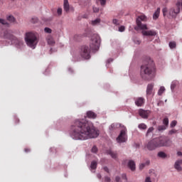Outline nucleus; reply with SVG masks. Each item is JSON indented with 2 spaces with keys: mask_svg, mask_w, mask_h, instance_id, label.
<instances>
[{
  "mask_svg": "<svg viewBox=\"0 0 182 182\" xmlns=\"http://www.w3.org/2000/svg\"><path fill=\"white\" fill-rule=\"evenodd\" d=\"M100 132L92 122L86 119H77L70 126L69 135L73 140H89L97 139Z\"/></svg>",
  "mask_w": 182,
  "mask_h": 182,
  "instance_id": "obj_1",
  "label": "nucleus"
},
{
  "mask_svg": "<svg viewBox=\"0 0 182 182\" xmlns=\"http://www.w3.org/2000/svg\"><path fill=\"white\" fill-rule=\"evenodd\" d=\"M140 75L143 80H153L156 77V64L150 57H146L144 60V63L141 66Z\"/></svg>",
  "mask_w": 182,
  "mask_h": 182,
  "instance_id": "obj_2",
  "label": "nucleus"
},
{
  "mask_svg": "<svg viewBox=\"0 0 182 182\" xmlns=\"http://www.w3.org/2000/svg\"><path fill=\"white\" fill-rule=\"evenodd\" d=\"M4 39H7L10 41L9 42V45H14L17 49H23V41L21 39H18L15 37L12 33H11L10 31H5L3 36Z\"/></svg>",
  "mask_w": 182,
  "mask_h": 182,
  "instance_id": "obj_3",
  "label": "nucleus"
},
{
  "mask_svg": "<svg viewBox=\"0 0 182 182\" xmlns=\"http://www.w3.org/2000/svg\"><path fill=\"white\" fill-rule=\"evenodd\" d=\"M25 41L28 48L35 49L39 42V40H38L36 34L33 32H28L26 33Z\"/></svg>",
  "mask_w": 182,
  "mask_h": 182,
  "instance_id": "obj_4",
  "label": "nucleus"
},
{
  "mask_svg": "<svg viewBox=\"0 0 182 182\" xmlns=\"http://www.w3.org/2000/svg\"><path fill=\"white\" fill-rule=\"evenodd\" d=\"M102 40L100 39V36L99 34H93L91 36V39L90 41V48L92 52H96V50H99L100 48V43Z\"/></svg>",
  "mask_w": 182,
  "mask_h": 182,
  "instance_id": "obj_5",
  "label": "nucleus"
},
{
  "mask_svg": "<svg viewBox=\"0 0 182 182\" xmlns=\"http://www.w3.org/2000/svg\"><path fill=\"white\" fill-rule=\"evenodd\" d=\"M158 147H170L171 146V140L166 136H161L155 138Z\"/></svg>",
  "mask_w": 182,
  "mask_h": 182,
  "instance_id": "obj_6",
  "label": "nucleus"
},
{
  "mask_svg": "<svg viewBox=\"0 0 182 182\" xmlns=\"http://www.w3.org/2000/svg\"><path fill=\"white\" fill-rule=\"evenodd\" d=\"M146 21H147V16L144 15H141L138 16L136 20L137 27L134 28L135 31H139V29H141V31H144V29L146 30L147 25L141 23V21L146 22Z\"/></svg>",
  "mask_w": 182,
  "mask_h": 182,
  "instance_id": "obj_7",
  "label": "nucleus"
},
{
  "mask_svg": "<svg viewBox=\"0 0 182 182\" xmlns=\"http://www.w3.org/2000/svg\"><path fill=\"white\" fill-rule=\"evenodd\" d=\"M116 140L119 144L127 141V129L124 126H122V129L120 131V133Z\"/></svg>",
  "mask_w": 182,
  "mask_h": 182,
  "instance_id": "obj_8",
  "label": "nucleus"
},
{
  "mask_svg": "<svg viewBox=\"0 0 182 182\" xmlns=\"http://www.w3.org/2000/svg\"><path fill=\"white\" fill-rule=\"evenodd\" d=\"M181 9V4L180 1L176 3V6L174 8H171L168 10V18H176L178 14H180V11Z\"/></svg>",
  "mask_w": 182,
  "mask_h": 182,
  "instance_id": "obj_9",
  "label": "nucleus"
},
{
  "mask_svg": "<svg viewBox=\"0 0 182 182\" xmlns=\"http://www.w3.org/2000/svg\"><path fill=\"white\" fill-rule=\"evenodd\" d=\"M80 55L83 59H90V48L87 46H82L80 48Z\"/></svg>",
  "mask_w": 182,
  "mask_h": 182,
  "instance_id": "obj_10",
  "label": "nucleus"
},
{
  "mask_svg": "<svg viewBox=\"0 0 182 182\" xmlns=\"http://www.w3.org/2000/svg\"><path fill=\"white\" fill-rule=\"evenodd\" d=\"M146 147L149 151H153V150H156V149H159V145H157V141H156V138L149 141L147 143Z\"/></svg>",
  "mask_w": 182,
  "mask_h": 182,
  "instance_id": "obj_11",
  "label": "nucleus"
},
{
  "mask_svg": "<svg viewBox=\"0 0 182 182\" xmlns=\"http://www.w3.org/2000/svg\"><path fill=\"white\" fill-rule=\"evenodd\" d=\"M150 113H151L150 110H144L143 109H140L139 110V116H141L142 119H149V116H150Z\"/></svg>",
  "mask_w": 182,
  "mask_h": 182,
  "instance_id": "obj_12",
  "label": "nucleus"
},
{
  "mask_svg": "<svg viewBox=\"0 0 182 182\" xmlns=\"http://www.w3.org/2000/svg\"><path fill=\"white\" fill-rule=\"evenodd\" d=\"M123 124H120V123H112L109 127V130L110 132V133H113V132H114V130H117V129H119V127H121L122 129H123Z\"/></svg>",
  "mask_w": 182,
  "mask_h": 182,
  "instance_id": "obj_13",
  "label": "nucleus"
},
{
  "mask_svg": "<svg viewBox=\"0 0 182 182\" xmlns=\"http://www.w3.org/2000/svg\"><path fill=\"white\" fill-rule=\"evenodd\" d=\"M144 102H145V100H144V97H143L134 98V103L136 106H137V107H141V106L144 105Z\"/></svg>",
  "mask_w": 182,
  "mask_h": 182,
  "instance_id": "obj_14",
  "label": "nucleus"
},
{
  "mask_svg": "<svg viewBox=\"0 0 182 182\" xmlns=\"http://www.w3.org/2000/svg\"><path fill=\"white\" fill-rule=\"evenodd\" d=\"M141 33L144 36H156L157 31L154 30L142 31Z\"/></svg>",
  "mask_w": 182,
  "mask_h": 182,
  "instance_id": "obj_15",
  "label": "nucleus"
},
{
  "mask_svg": "<svg viewBox=\"0 0 182 182\" xmlns=\"http://www.w3.org/2000/svg\"><path fill=\"white\" fill-rule=\"evenodd\" d=\"M182 159L177 160L174 164V168L177 170V171H182Z\"/></svg>",
  "mask_w": 182,
  "mask_h": 182,
  "instance_id": "obj_16",
  "label": "nucleus"
},
{
  "mask_svg": "<svg viewBox=\"0 0 182 182\" xmlns=\"http://www.w3.org/2000/svg\"><path fill=\"white\" fill-rule=\"evenodd\" d=\"M128 167L131 171H136V162L133 160H129L127 164Z\"/></svg>",
  "mask_w": 182,
  "mask_h": 182,
  "instance_id": "obj_17",
  "label": "nucleus"
},
{
  "mask_svg": "<svg viewBox=\"0 0 182 182\" xmlns=\"http://www.w3.org/2000/svg\"><path fill=\"white\" fill-rule=\"evenodd\" d=\"M86 117H87L88 119H96V117H97V114H96L93 111H87L86 112Z\"/></svg>",
  "mask_w": 182,
  "mask_h": 182,
  "instance_id": "obj_18",
  "label": "nucleus"
},
{
  "mask_svg": "<svg viewBox=\"0 0 182 182\" xmlns=\"http://www.w3.org/2000/svg\"><path fill=\"white\" fill-rule=\"evenodd\" d=\"M154 84H148L146 87V96H150L153 93Z\"/></svg>",
  "mask_w": 182,
  "mask_h": 182,
  "instance_id": "obj_19",
  "label": "nucleus"
},
{
  "mask_svg": "<svg viewBox=\"0 0 182 182\" xmlns=\"http://www.w3.org/2000/svg\"><path fill=\"white\" fill-rule=\"evenodd\" d=\"M107 154L110 156L112 157V159H114V160H116V159H117V152H114V151H112V149L107 150Z\"/></svg>",
  "mask_w": 182,
  "mask_h": 182,
  "instance_id": "obj_20",
  "label": "nucleus"
},
{
  "mask_svg": "<svg viewBox=\"0 0 182 182\" xmlns=\"http://www.w3.org/2000/svg\"><path fill=\"white\" fill-rule=\"evenodd\" d=\"M159 16H160V7H158L156 11L153 14L154 21H157Z\"/></svg>",
  "mask_w": 182,
  "mask_h": 182,
  "instance_id": "obj_21",
  "label": "nucleus"
},
{
  "mask_svg": "<svg viewBox=\"0 0 182 182\" xmlns=\"http://www.w3.org/2000/svg\"><path fill=\"white\" fill-rule=\"evenodd\" d=\"M63 9L65 12H69L70 9V6H69V1L68 0H64Z\"/></svg>",
  "mask_w": 182,
  "mask_h": 182,
  "instance_id": "obj_22",
  "label": "nucleus"
},
{
  "mask_svg": "<svg viewBox=\"0 0 182 182\" xmlns=\"http://www.w3.org/2000/svg\"><path fill=\"white\" fill-rule=\"evenodd\" d=\"M47 42L50 46H53V45H55V39H53V37L52 36L47 38Z\"/></svg>",
  "mask_w": 182,
  "mask_h": 182,
  "instance_id": "obj_23",
  "label": "nucleus"
},
{
  "mask_svg": "<svg viewBox=\"0 0 182 182\" xmlns=\"http://www.w3.org/2000/svg\"><path fill=\"white\" fill-rule=\"evenodd\" d=\"M7 21H9V22H11V23H15V22H16V18H15V17L12 15L8 16L6 17Z\"/></svg>",
  "mask_w": 182,
  "mask_h": 182,
  "instance_id": "obj_24",
  "label": "nucleus"
},
{
  "mask_svg": "<svg viewBox=\"0 0 182 182\" xmlns=\"http://www.w3.org/2000/svg\"><path fill=\"white\" fill-rule=\"evenodd\" d=\"M91 170H96L97 168V161H92L90 164Z\"/></svg>",
  "mask_w": 182,
  "mask_h": 182,
  "instance_id": "obj_25",
  "label": "nucleus"
},
{
  "mask_svg": "<svg viewBox=\"0 0 182 182\" xmlns=\"http://www.w3.org/2000/svg\"><path fill=\"white\" fill-rule=\"evenodd\" d=\"M153 132H154V127H149L146 133V136L149 137V136H150V134H153Z\"/></svg>",
  "mask_w": 182,
  "mask_h": 182,
  "instance_id": "obj_26",
  "label": "nucleus"
},
{
  "mask_svg": "<svg viewBox=\"0 0 182 182\" xmlns=\"http://www.w3.org/2000/svg\"><path fill=\"white\" fill-rule=\"evenodd\" d=\"M158 157L160 159H166L167 157V154L164 153V151H159L157 154Z\"/></svg>",
  "mask_w": 182,
  "mask_h": 182,
  "instance_id": "obj_27",
  "label": "nucleus"
},
{
  "mask_svg": "<svg viewBox=\"0 0 182 182\" xmlns=\"http://www.w3.org/2000/svg\"><path fill=\"white\" fill-rule=\"evenodd\" d=\"M168 46L170 49H176L177 44L176 43V41H170L168 43Z\"/></svg>",
  "mask_w": 182,
  "mask_h": 182,
  "instance_id": "obj_28",
  "label": "nucleus"
},
{
  "mask_svg": "<svg viewBox=\"0 0 182 182\" xmlns=\"http://www.w3.org/2000/svg\"><path fill=\"white\" fill-rule=\"evenodd\" d=\"M138 129L140 130H146V129H147V125H146L144 123L139 124L138 125Z\"/></svg>",
  "mask_w": 182,
  "mask_h": 182,
  "instance_id": "obj_29",
  "label": "nucleus"
},
{
  "mask_svg": "<svg viewBox=\"0 0 182 182\" xmlns=\"http://www.w3.org/2000/svg\"><path fill=\"white\" fill-rule=\"evenodd\" d=\"M166 91V88L164 87H161L158 91V95L161 96L163 93Z\"/></svg>",
  "mask_w": 182,
  "mask_h": 182,
  "instance_id": "obj_30",
  "label": "nucleus"
},
{
  "mask_svg": "<svg viewBox=\"0 0 182 182\" xmlns=\"http://www.w3.org/2000/svg\"><path fill=\"white\" fill-rule=\"evenodd\" d=\"M100 21H101L100 18H96L95 20L92 21L91 23H92V25H93V26H95L99 24Z\"/></svg>",
  "mask_w": 182,
  "mask_h": 182,
  "instance_id": "obj_31",
  "label": "nucleus"
},
{
  "mask_svg": "<svg viewBox=\"0 0 182 182\" xmlns=\"http://www.w3.org/2000/svg\"><path fill=\"white\" fill-rule=\"evenodd\" d=\"M0 23H1V25H5L6 26H9V23H8V21H6V20L3 19V18H0Z\"/></svg>",
  "mask_w": 182,
  "mask_h": 182,
  "instance_id": "obj_32",
  "label": "nucleus"
},
{
  "mask_svg": "<svg viewBox=\"0 0 182 182\" xmlns=\"http://www.w3.org/2000/svg\"><path fill=\"white\" fill-rule=\"evenodd\" d=\"M63 12V10L62 9V8H60V7L58 8L57 9V15H58V16H62Z\"/></svg>",
  "mask_w": 182,
  "mask_h": 182,
  "instance_id": "obj_33",
  "label": "nucleus"
},
{
  "mask_svg": "<svg viewBox=\"0 0 182 182\" xmlns=\"http://www.w3.org/2000/svg\"><path fill=\"white\" fill-rule=\"evenodd\" d=\"M97 151H98L97 146H96V145H94L91 149V152L96 154V153H97Z\"/></svg>",
  "mask_w": 182,
  "mask_h": 182,
  "instance_id": "obj_34",
  "label": "nucleus"
},
{
  "mask_svg": "<svg viewBox=\"0 0 182 182\" xmlns=\"http://www.w3.org/2000/svg\"><path fill=\"white\" fill-rule=\"evenodd\" d=\"M166 127L164 125H161L158 127V131L159 132H164L166 130Z\"/></svg>",
  "mask_w": 182,
  "mask_h": 182,
  "instance_id": "obj_35",
  "label": "nucleus"
},
{
  "mask_svg": "<svg viewBox=\"0 0 182 182\" xmlns=\"http://www.w3.org/2000/svg\"><path fill=\"white\" fill-rule=\"evenodd\" d=\"M176 86H177L176 81H173L171 84V90H174V89H176Z\"/></svg>",
  "mask_w": 182,
  "mask_h": 182,
  "instance_id": "obj_36",
  "label": "nucleus"
},
{
  "mask_svg": "<svg viewBox=\"0 0 182 182\" xmlns=\"http://www.w3.org/2000/svg\"><path fill=\"white\" fill-rule=\"evenodd\" d=\"M163 124H164V126H168V117H165L163 119Z\"/></svg>",
  "mask_w": 182,
  "mask_h": 182,
  "instance_id": "obj_37",
  "label": "nucleus"
},
{
  "mask_svg": "<svg viewBox=\"0 0 182 182\" xmlns=\"http://www.w3.org/2000/svg\"><path fill=\"white\" fill-rule=\"evenodd\" d=\"M176 126H177V121H176V120L172 121V122H171V124H170V127H171V128L176 127Z\"/></svg>",
  "mask_w": 182,
  "mask_h": 182,
  "instance_id": "obj_38",
  "label": "nucleus"
},
{
  "mask_svg": "<svg viewBox=\"0 0 182 182\" xmlns=\"http://www.w3.org/2000/svg\"><path fill=\"white\" fill-rule=\"evenodd\" d=\"M38 17H33L31 20V23H38Z\"/></svg>",
  "mask_w": 182,
  "mask_h": 182,
  "instance_id": "obj_39",
  "label": "nucleus"
},
{
  "mask_svg": "<svg viewBox=\"0 0 182 182\" xmlns=\"http://www.w3.org/2000/svg\"><path fill=\"white\" fill-rule=\"evenodd\" d=\"M118 31L119 32H124V31H126V27H124V26H120Z\"/></svg>",
  "mask_w": 182,
  "mask_h": 182,
  "instance_id": "obj_40",
  "label": "nucleus"
},
{
  "mask_svg": "<svg viewBox=\"0 0 182 182\" xmlns=\"http://www.w3.org/2000/svg\"><path fill=\"white\" fill-rule=\"evenodd\" d=\"M168 9H167V7H164L163 9H162V13H163V15L164 16H166L167 15V12H168Z\"/></svg>",
  "mask_w": 182,
  "mask_h": 182,
  "instance_id": "obj_41",
  "label": "nucleus"
},
{
  "mask_svg": "<svg viewBox=\"0 0 182 182\" xmlns=\"http://www.w3.org/2000/svg\"><path fill=\"white\" fill-rule=\"evenodd\" d=\"M44 31L46 32V33H52V29H50L48 27H46L44 28Z\"/></svg>",
  "mask_w": 182,
  "mask_h": 182,
  "instance_id": "obj_42",
  "label": "nucleus"
},
{
  "mask_svg": "<svg viewBox=\"0 0 182 182\" xmlns=\"http://www.w3.org/2000/svg\"><path fill=\"white\" fill-rule=\"evenodd\" d=\"M112 62H113V58H109L107 60V64H106L107 68H109V65H110V63H112Z\"/></svg>",
  "mask_w": 182,
  "mask_h": 182,
  "instance_id": "obj_43",
  "label": "nucleus"
},
{
  "mask_svg": "<svg viewBox=\"0 0 182 182\" xmlns=\"http://www.w3.org/2000/svg\"><path fill=\"white\" fill-rule=\"evenodd\" d=\"M92 11L95 14H97V12L100 11L99 7H92Z\"/></svg>",
  "mask_w": 182,
  "mask_h": 182,
  "instance_id": "obj_44",
  "label": "nucleus"
},
{
  "mask_svg": "<svg viewBox=\"0 0 182 182\" xmlns=\"http://www.w3.org/2000/svg\"><path fill=\"white\" fill-rule=\"evenodd\" d=\"M100 2L101 6H105L106 5V0H99Z\"/></svg>",
  "mask_w": 182,
  "mask_h": 182,
  "instance_id": "obj_45",
  "label": "nucleus"
},
{
  "mask_svg": "<svg viewBox=\"0 0 182 182\" xmlns=\"http://www.w3.org/2000/svg\"><path fill=\"white\" fill-rule=\"evenodd\" d=\"M112 23H114V25H119V20H117V18H114L112 20Z\"/></svg>",
  "mask_w": 182,
  "mask_h": 182,
  "instance_id": "obj_46",
  "label": "nucleus"
},
{
  "mask_svg": "<svg viewBox=\"0 0 182 182\" xmlns=\"http://www.w3.org/2000/svg\"><path fill=\"white\" fill-rule=\"evenodd\" d=\"M144 167H146V164L142 163L139 165V170H143V168H144Z\"/></svg>",
  "mask_w": 182,
  "mask_h": 182,
  "instance_id": "obj_47",
  "label": "nucleus"
},
{
  "mask_svg": "<svg viewBox=\"0 0 182 182\" xmlns=\"http://www.w3.org/2000/svg\"><path fill=\"white\" fill-rule=\"evenodd\" d=\"M144 182H153L150 176H146Z\"/></svg>",
  "mask_w": 182,
  "mask_h": 182,
  "instance_id": "obj_48",
  "label": "nucleus"
},
{
  "mask_svg": "<svg viewBox=\"0 0 182 182\" xmlns=\"http://www.w3.org/2000/svg\"><path fill=\"white\" fill-rule=\"evenodd\" d=\"M105 182H110V181H112V179L109 176H105Z\"/></svg>",
  "mask_w": 182,
  "mask_h": 182,
  "instance_id": "obj_49",
  "label": "nucleus"
},
{
  "mask_svg": "<svg viewBox=\"0 0 182 182\" xmlns=\"http://www.w3.org/2000/svg\"><path fill=\"white\" fill-rule=\"evenodd\" d=\"M177 131L176 129H171L169 131V134H174L176 133Z\"/></svg>",
  "mask_w": 182,
  "mask_h": 182,
  "instance_id": "obj_50",
  "label": "nucleus"
},
{
  "mask_svg": "<svg viewBox=\"0 0 182 182\" xmlns=\"http://www.w3.org/2000/svg\"><path fill=\"white\" fill-rule=\"evenodd\" d=\"M134 42L136 45H140V43H141V41H140L139 40H134Z\"/></svg>",
  "mask_w": 182,
  "mask_h": 182,
  "instance_id": "obj_51",
  "label": "nucleus"
},
{
  "mask_svg": "<svg viewBox=\"0 0 182 182\" xmlns=\"http://www.w3.org/2000/svg\"><path fill=\"white\" fill-rule=\"evenodd\" d=\"M115 181H116V182H120V176H117L115 177Z\"/></svg>",
  "mask_w": 182,
  "mask_h": 182,
  "instance_id": "obj_52",
  "label": "nucleus"
},
{
  "mask_svg": "<svg viewBox=\"0 0 182 182\" xmlns=\"http://www.w3.org/2000/svg\"><path fill=\"white\" fill-rule=\"evenodd\" d=\"M103 170H105L106 173H109V168L107 166H104Z\"/></svg>",
  "mask_w": 182,
  "mask_h": 182,
  "instance_id": "obj_53",
  "label": "nucleus"
},
{
  "mask_svg": "<svg viewBox=\"0 0 182 182\" xmlns=\"http://www.w3.org/2000/svg\"><path fill=\"white\" fill-rule=\"evenodd\" d=\"M68 72L70 73H73V69H72V68H68Z\"/></svg>",
  "mask_w": 182,
  "mask_h": 182,
  "instance_id": "obj_54",
  "label": "nucleus"
},
{
  "mask_svg": "<svg viewBox=\"0 0 182 182\" xmlns=\"http://www.w3.org/2000/svg\"><path fill=\"white\" fill-rule=\"evenodd\" d=\"M97 178H100V179L102 178V174L97 173Z\"/></svg>",
  "mask_w": 182,
  "mask_h": 182,
  "instance_id": "obj_55",
  "label": "nucleus"
},
{
  "mask_svg": "<svg viewBox=\"0 0 182 182\" xmlns=\"http://www.w3.org/2000/svg\"><path fill=\"white\" fill-rule=\"evenodd\" d=\"M24 151H25L26 153H29V151H31V149H24Z\"/></svg>",
  "mask_w": 182,
  "mask_h": 182,
  "instance_id": "obj_56",
  "label": "nucleus"
},
{
  "mask_svg": "<svg viewBox=\"0 0 182 182\" xmlns=\"http://www.w3.org/2000/svg\"><path fill=\"white\" fill-rule=\"evenodd\" d=\"M144 164H146V166H149V164H150V161L147 160Z\"/></svg>",
  "mask_w": 182,
  "mask_h": 182,
  "instance_id": "obj_57",
  "label": "nucleus"
},
{
  "mask_svg": "<svg viewBox=\"0 0 182 182\" xmlns=\"http://www.w3.org/2000/svg\"><path fill=\"white\" fill-rule=\"evenodd\" d=\"M177 154H178V156H182V152L181 151H178Z\"/></svg>",
  "mask_w": 182,
  "mask_h": 182,
  "instance_id": "obj_58",
  "label": "nucleus"
},
{
  "mask_svg": "<svg viewBox=\"0 0 182 182\" xmlns=\"http://www.w3.org/2000/svg\"><path fill=\"white\" fill-rule=\"evenodd\" d=\"M54 149H55L54 148H50V151H52V150H54Z\"/></svg>",
  "mask_w": 182,
  "mask_h": 182,
  "instance_id": "obj_59",
  "label": "nucleus"
},
{
  "mask_svg": "<svg viewBox=\"0 0 182 182\" xmlns=\"http://www.w3.org/2000/svg\"><path fill=\"white\" fill-rule=\"evenodd\" d=\"M124 161V163H126V161H127V159H125Z\"/></svg>",
  "mask_w": 182,
  "mask_h": 182,
  "instance_id": "obj_60",
  "label": "nucleus"
},
{
  "mask_svg": "<svg viewBox=\"0 0 182 182\" xmlns=\"http://www.w3.org/2000/svg\"><path fill=\"white\" fill-rule=\"evenodd\" d=\"M126 180H127V177L125 176Z\"/></svg>",
  "mask_w": 182,
  "mask_h": 182,
  "instance_id": "obj_61",
  "label": "nucleus"
},
{
  "mask_svg": "<svg viewBox=\"0 0 182 182\" xmlns=\"http://www.w3.org/2000/svg\"><path fill=\"white\" fill-rule=\"evenodd\" d=\"M11 1H15V0H11Z\"/></svg>",
  "mask_w": 182,
  "mask_h": 182,
  "instance_id": "obj_62",
  "label": "nucleus"
}]
</instances>
